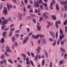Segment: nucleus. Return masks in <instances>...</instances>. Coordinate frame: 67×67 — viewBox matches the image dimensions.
<instances>
[{
	"label": "nucleus",
	"instance_id": "f257e3e1",
	"mask_svg": "<svg viewBox=\"0 0 67 67\" xmlns=\"http://www.w3.org/2000/svg\"><path fill=\"white\" fill-rule=\"evenodd\" d=\"M9 21L10 22H12V20L11 19V18L10 17H9L8 19L4 20V21H3V25H5V24L9 22Z\"/></svg>",
	"mask_w": 67,
	"mask_h": 67
},
{
	"label": "nucleus",
	"instance_id": "f03ea898",
	"mask_svg": "<svg viewBox=\"0 0 67 67\" xmlns=\"http://www.w3.org/2000/svg\"><path fill=\"white\" fill-rule=\"evenodd\" d=\"M39 36L40 37H44L45 36L42 35H37L35 36L33 35L32 36V37L34 39H38Z\"/></svg>",
	"mask_w": 67,
	"mask_h": 67
},
{
	"label": "nucleus",
	"instance_id": "7ed1b4c3",
	"mask_svg": "<svg viewBox=\"0 0 67 67\" xmlns=\"http://www.w3.org/2000/svg\"><path fill=\"white\" fill-rule=\"evenodd\" d=\"M34 7L36 8H38L40 7V5L38 4V2L36 1V2H34L33 5Z\"/></svg>",
	"mask_w": 67,
	"mask_h": 67
},
{
	"label": "nucleus",
	"instance_id": "20e7f679",
	"mask_svg": "<svg viewBox=\"0 0 67 67\" xmlns=\"http://www.w3.org/2000/svg\"><path fill=\"white\" fill-rule=\"evenodd\" d=\"M4 10L2 11L3 13L5 15H7V12H8V9L7 7H5L4 8Z\"/></svg>",
	"mask_w": 67,
	"mask_h": 67
},
{
	"label": "nucleus",
	"instance_id": "39448f33",
	"mask_svg": "<svg viewBox=\"0 0 67 67\" xmlns=\"http://www.w3.org/2000/svg\"><path fill=\"white\" fill-rule=\"evenodd\" d=\"M53 2H51L50 3V8H51V9H52L53 10V8L52 7H53V4H55V1L54 0H53Z\"/></svg>",
	"mask_w": 67,
	"mask_h": 67
},
{
	"label": "nucleus",
	"instance_id": "423d86ee",
	"mask_svg": "<svg viewBox=\"0 0 67 67\" xmlns=\"http://www.w3.org/2000/svg\"><path fill=\"white\" fill-rule=\"evenodd\" d=\"M49 32L50 33L51 36H52V38H53V39H54L55 38V34H54V33L53 32H51L50 31H49Z\"/></svg>",
	"mask_w": 67,
	"mask_h": 67
},
{
	"label": "nucleus",
	"instance_id": "0eeeda50",
	"mask_svg": "<svg viewBox=\"0 0 67 67\" xmlns=\"http://www.w3.org/2000/svg\"><path fill=\"white\" fill-rule=\"evenodd\" d=\"M29 40V37H27L25 38L24 39V40L23 42V44H25Z\"/></svg>",
	"mask_w": 67,
	"mask_h": 67
},
{
	"label": "nucleus",
	"instance_id": "6e6552de",
	"mask_svg": "<svg viewBox=\"0 0 67 67\" xmlns=\"http://www.w3.org/2000/svg\"><path fill=\"white\" fill-rule=\"evenodd\" d=\"M60 4H62V5H66V4H67V1H65L64 2L61 1V2H60Z\"/></svg>",
	"mask_w": 67,
	"mask_h": 67
},
{
	"label": "nucleus",
	"instance_id": "1a4fd4ad",
	"mask_svg": "<svg viewBox=\"0 0 67 67\" xmlns=\"http://www.w3.org/2000/svg\"><path fill=\"white\" fill-rule=\"evenodd\" d=\"M8 48V49H7ZM6 48L7 49L5 51L6 52H10L11 53H12V51H11V50L10 49V47H8V46H7L6 47Z\"/></svg>",
	"mask_w": 67,
	"mask_h": 67
},
{
	"label": "nucleus",
	"instance_id": "9d476101",
	"mask_svg": "<svg viewBox=\"0 0 67 67\" xmlns=\"http://www.w3.org/2000/svg\"><path fill=\"white\" fill-rule=\"evenodd\" d=\"M59 37L60 42H61L62 40L65 37V36L64 35V34H63V35H61L59 36Z\"/></svg>",
	"mask_w": 67,
	"mask_h": 67
},
{
	"label": "nucleus",
	"instance_id": "9b49d317",
	"mask_svg": "<svg viewBox=\"0 0 67 67\" xmlns=\"http://www.w3.org/2000/svg\"><path fill=\"white\" fill-rule=\"evenodd\" d=\"M7 5L8 8V10L9 11H10V8H12V6L11 5V4H10L9 6V3H7Z\"/></svg>",
	"mask_w": 67,
	"mask_h": 67
},
{
	"label": "nucleus",
	"instance_id": "f8f14e48",
	"mask_svg": "<svg viewBox=\"0 0 67 67\" xmlns=\"http://www.w3.org/2000/svg\"><path fill=\"white\" fill-rule=\"evenodd\" d=\"M18 15L19 18V20H21L22 19V13H19Z\"/></svg>",
	"mask_w": 67,
	"mask_h": 67
},
{
	"label": "nucleus",
	"instance_id": "ddd939ff",
	"mask_svg": "<svg viewBox=\"0 0 67 67\" xmlns=\"http://www.w3.org/2000/svg\"><path fill=\"white\" fill-rule=\"evenodd\" d=\"M60 34V35H63L64 33H63V31L62 29H60L59 30Z\"/></svg>",
	"mask_w": 67,
	"mask_h": 67
},
{
	"label": "nucleus",
	"instance_id": "4468645a",
	"mask_svg": "<svg viewBox=\"0 0 67 67\" xmlns=\"http://www.w3.org/2000/svg\"><path fill=\"white\" fill-rule=\"evenodd\" d=\"M52 17L53 20L55 21V20H56V16L55 15H52Z\"/></svg>",
	"mask_w": 67,
	"mask_h": 67
},
{
	"label": "nucleus",
	"instance_id": "2eb2a0df",
	"mask_svg": "<svg viewBox=\"0 0 67 67\" xmlns=\"http://www.w3.org/2000/svg\"><path fill=\"white\" fill-rule=\"evenodd\" d=\"M56 8L57 11L58 12V11H59V7H58V4H56Z\"/></svg>",
	"mask_w": 67,
	"mask_h": 67
},
{
	"label": "nucleus",
	"instance_id": "dca6fc26",
	"mask_svg": "<svg viewBox=\"0 0 67 67\" xmlns=\"http://www.w3.org/2000/svg\"><path fill=\"white\" fill-rule=\"evenodd\" d=\"M41 48H40V47H38L37 48V49L36 50L37 51V52L38 53H40V49H41Z\"/></svg>",
	"mask_w": 67,
	"mask_h": 67
},
{
	"label": "nucleus",
	"instance_id": "f3484780",
	"mask_svg": "<svg viewBox=\"0 0 67 67\" xmlns=\"http://www.w3.org/2000/svg\"><path fill=\"white\" fill-rule=\"evenodd\" d=\"M0 42L1 43H3L4 42V38H2L1 39V40L0 41Z\"/></svg>",
	"mask_w": 67,
	"mask_h": 67
},
{
	"label": "nucleus",
	"instance_id": "a211bd4d",
	"mask_svg": "<svg viewBox=\"0 0 67 67\" xmlns=\"http://www.w3.org/2000/svg\"><path fill=\"white\" fill-rule=\"evenodd\" d=\"M43 44H46L47 43V42L44 38L43 39Z\"/></svg>",
	"mask_w": 67,
	"mask_h": 67
},
{
	"label": "nucleus",
	"instance_id": "6ab92c4d",
	"mask_svg": "<svg viewBox=\"0 0 67 67\" xmlns=\"http://www.w3.org/2000/svg\"><path fill=\"white\" fill-rule=\"evenodd\" d=\"M34 18H32V17L31 16H28L27 17V19H29V20H31L32 19H33Z\"/></svg>",
	"mask_w": 67,
	"mask_h": 67
},
{
	"label": "nucleus",
	"instance_id": "aec40b11",
	"mask_svg": "<svg viewBox=\"0 0 67 67\" xmlns=\"http://www.w3.org/2000/svg\"><path fill=\"white\" fill-rule=\"evenodd\" d=\"M58 31H57L56 32V34H55V36L57 38H57H58Z\"/></svg>",
	"mask_w": 67,
	"mask_h": 67
},
{
	"label": "nucleus",
	"instance_id": "412c9836",
	"mask_svg": "<svg viewBox=\"0 0 67 67\" xmlns=\"http://www.w3.org/2000/svg\"><path fill=\"white\" fill-rule=\"evenodd\" d=\"M14 45L16 47H17V46H18V43L16 42H15L14 44Z\"/></svg>",
	"mask_w": 67,
	"mask_h": 67
},
{
	"label": "nucleus",
	"instance_id": "4be33fe9",
	"mask_svg": "<svg viewBox=\"0 0 67 67\" xmlns=\"http://www.w3.org/2000/svg\"><path fill=\"white\" fill-rule=\"evenodd\" d=\"M15 37L14 36H13L12 37V41L13 42H14L15 41Z\"/></svg>",
	"mask_w": 67,
	"mask_h": 67
},
{
	"label": "nucleus",
	"instance_id": "5701e85b",
	"mask_svg": "<svg viewBox=\"0 0 67 67\" xmlns=\"http://www.w3.org/2000/svg\"><path fill=\"white\" fill-rule=\"evenodd\" d=\"M44 52L45 53V54H46V58H48V53H47V52H46V50H44Z\"/></svg>",
	"mask_w": 67,
	"mask_h": 67
},
{
	"label": "nucleus",
	"instance_id": "b1692460",
	"mask_svg": "<svg viewBox=\"0 0 67 67\" xmlns=\"http://www.w3.org/2000/svg\"><path fill=\"white\" fill-rule=\"evenodd\" d=\"M12 32L11 31H10L9 34V37H11L12 36Z\"/></svg>",
	"mask_w": 67,
	"mask_h": 67
},
{
	"label": "nucleus",
	"instance_id": "393cba45",
	"mask_svg": "<svg viewBox=\"0 0 67 67\" xmlns=\"http://www.w3.org/2000/svg\"><path fill=\"white\" fill-rule=\"evenodd\" d=\"M4 21V20H3V22H2V20H1L0 19V24H2V26H4V25H3V21Z\"/></svg>",
	"mask_w": 67,
	"mask_h": 67
},
{
	"label": "nucleus",
	"instance_id": "a878e982",
	"mask_svg": "<svg viewBox=\"0 0 67 67\" xmlns=\"http://www.w3.org/2000/svg\"><path fill=\"white\" fill-rule=\"evenodd\" d=\"M8 61L9 62V63H10L11 64H13V62H12V61L11 60V59H9L8 60Z\"/></svg>",
	"mask_w": 67,
	"mask_h": 67
},
{
	"label": "nucleus",
	"instance_id": "bb28decb",
	"mask_svg": "<svg viewBox=\"0 0 67 67\" xmlns=\"http://www.w3.org/2000/svg\"><path fill=\"white\" fill-rule=\"evenodd\" d=\"M44 18H46V19H48V16H46V14L45 13H44Z\"/></svg>",
	"mask_w": 67,
	"mask_h": 67
},
{
	"label": "nucleus",
	"instance_id": "cd10ccee",
	"mask_svg": "<svg viewBox=\"0 0 67 67\" xmlns=\"http://www.w3.org/2000/svg\"><path fill=\"white\" fill-rule=\"evenodd\" d=\"M67 23V20L66 19L64 23V25H66Z\"/></svg>",
	"mask_w": 67,
	"mask_h": 67
},
{
	"label": "nucleus",
	"instance_id": "c85d7f7f",
	"mask_svg": "<svg viewBox=\"0 0 67 67\" xmlns=\"http://www.w3.org/2000/svg\"><path fill=\"white\" fill-rule=\"evenodd\" d=\"M67 57V54L65 53L64 55V57L65 59H67V57Z\"/></svg>",
	"mask_w": 67,
	"mask_h": 67
},
{
	"label": "nucleus",
	"instance_id": "c756f323",
	"mask_svg": "<svg viewBox=\"0 0 67 67\" xmlns=\"http://www.w3.org/2000/svg\"><path fill=\"white\" fill-rule=\"evenodd\" d=\"M30 62L32 66H35V65L33 64V61H32V60H30Z\"/></svg>",
	"mask_w": 67,
	"mask_h": 67
},
{
	"label": "nucleus",
	"instance_id": "7c9ffc66",
	"mask_svg": "<svg viewBox=\"0 0 67 67\" xmlns=\"http://www.w3.org/2000/svg\"><path fill=\"white\" fill-rule=\"evenodd\" d=\"M63 60L60 61L59 63L60 65H61L63 63Z\"/></svg>",
	"mask_w": 67,
	"mask_h": 67
},
{
	"label": "nucleus",
	"instance_id": "2f4dec72",
	"mask_svg": "<svg viewBox=\"0 0 67 67\" xmlns=\"http://www.w3.org/2000/svg\"><path fill=\"white\" fill-rule=\"evenodd\" d=\"M44 63H45V60L43 59L42 60V66H44Z\"/></svg>",
	"mask_w": 67,
	"mask_h": 67
},
{
	"label": "nucleus",
	"instance_id": "473e14b6",
	"mask_svg": "<svg viewBox=\"0 0 67 67\" xmlns=\"http://www.w3.org/2000/svg\"><path fill=\"white\" fill-rule=\"evenodd\" d=\"M55 26L57 29L58 27V25L57 23V22H55Z\"/></svg>",
	"mask_w": 67,
	"mask_h": 67
},
{
	"label": "nucleus",
	"instance_id": "72a5a7b5",
	"mask_svg": "<svg viewBox=\"0 0 67 67\" xmlns=\"http://www.w3.org/2000/svg\"><path fill=\"white\" fill-rule=\"evenodd\" d=\"M37 29L38 31H40L41 29V28L39 26H38L37 27Z\"/></svg>",
	"mask_w": 67,
	"mask_h": 67
},
{
	"label": "nucleus",
	"instance_id": "f704fd0d",
	"mask_svg": "<svg viewBox=\"0 0 67 67\" xmlns=\"http://www.w3.org/2000/svg\"><path fill=\"white\" fill-rule=\"evenodd\" d=\"M43 20V17H40V20H39V21L40 22H41L42 20Z\"/></svg>",
	"mask_w": 67,
	"mask_h": 67
},
{
	"label": "nucleus",
	"instance_id": "c9c22d12",
	"mask_svg": "<svg viewBox=\"0 0 67 67\" xmlns=\"http://www.w3.org/2000/svg\"><path fill=\"white\" fill-rule=\"evenodd\" d=\"M65 33H67V27L66 26H65Z\"/></svg>",
	"mask_w": 67,
	"mask_h": 67
},
{
	"label": "nucleus",
	"instance_id": "e433bc0d",
	"mask_svg": "<svg viewBox=\"0 0 67 67\" xmlns=\"http://www.w3.org/2000/svg\"><path fill=\"white\" fill-rule=\"evenodd\" d=\"M21 56H22L24 58H26V55H25V54H21Z\"/></svg>",
	"mask_w": 67,
	"mask_h": 67
},
{
	"label": "nucleus",
	"instance_id": "4c0bfd02",
	"mask_svg": "<svg viewBox=\"0 0 67 67\" xmlns=\"http://www.w3.org/2000/svg\"><path fill=\"white\" fill-rule=\"evenodd\" d=\"M60 50L62 51V52H64V53H65L66 52V51H65V50L64 49H63V48H60Z\"/></svg>",
	"mask_w": 67,
	"mask_h": 67
},
{
	"label": "nucleus",
	"instance_id": "58836bf2",
	"mask_svg": "<svg viewBox=\"0 0 67 67\" xmlns=\"http://www.w3.org/2000/svg\"><path fill=\"white\" fill-rule=\"evenodd\" d=\"M41 3H43V2H42V0H40L38 2V3H39V4H40Z\"/></svg>",
	"mask_w": 67,
	"mask_h": 67
},
{
	"label": "nucleus",
	"instance_id": "ea45409f",
	"mask_svg": "<svg viewBox=\"0 0 67 67\" xmlns=\"http://www.w3.org/2000/svg\"><path fill=\"white\" fill-rule=\"evenodd\" d=\"M47 23H48L49 25H52V23L51 22H50L49 21H47Z\"/></svg>",
	"mask_w": 67,
	"mask_h": 67
},
{
	"label": "nucleus",
	"instance_id": "a19ab883",
	"mask_svg": "<svg viewBox=\"0 0 67 67\" xmlns=\"http://www.w3.org/2000/svg\"><path fill=\"white\" fill-rule=\"evenodd\" d=\"M61 44L62 45H63L64 44V41H62L61 42Z\"/></svg>",
	"mask_w": 67,
	"mask_h": 67
},
{
	"label": "nucleus",
	"instance_id": "79ce46f5",
	"mask_svg": "<svg viewBox=\"0 0 67 67\" xmlns=\"http://www.w3.org/2000/svg\"><path fill=\"white\" fill-rule=\"evenodd\" d=\"M6 33H7V32L6 31L3 32L2 34V35L4 36H5L6 34Z\"/></svg>",
	"mask_w": 67,
	"mask_h": 67
},
{
	"label": "nucleus",
	"instance_id": "37998d69",
	"mask_svg": "<svg viewBox=\"0 0 67 67\" xmlns=\"http://www.w3.org/2000/svg\"><path fill=\"white\" fill-rule=\"evenodd\" d=\"M32 34H33V32H30V33H29L28 34V36L30 37V36H31V35H32Z\"/></svg>",
	"mask_w": 67,
	"mask_h": 67
},
{
	"label": "nucleus",
	"instance_id": "c03bdc74",
	"mask_svg": "<svg viewBox=\"0 0 67 67\" xmlns=\"http://www.w3.org/2000/svg\"><path fill=\"white\" fill-rule=\"evenodd\" d=\"M31 55L32 57H35L34 56V53H33L32 52H31Z\"/></svg>",
	"mask_w": 67,
	"mask_h": 67
},
{
	"label": "nucleus",
	"instance_id": "a18cd8bd",
	"mask_svg": "<svg viewBox=\"0 0 67 67\" xmlns=\"http://www.w3.org/2000/svg\"><path fill=\"white\" fill-rule=\"evenodd\" d=\"M60 43V40L59 39L58 40L57 42V44H58V45H59Z\"/></svg>",
	"mask_w": 67,
	"mask_h": 67
},
{
	"label": "nucleus",
	"instance_id": "49530a36",
	"mask_svg": "<svg viewBox=\"0 0 67 67\" xmlns=\"http://www.w3.org/2000/svg\"><path fill=\"white\" fill-rule=\"evenodd\" d=\"M53 40H54L52 38H49V41H51V42H52L53 41Z\"/></svg>",
	"mask_w": 67,
	"mask_h": 67
},
{
	"label": "nucleus",
	"instance_id": "de8ad7c7",
	"mask_svg": "<svg viewBox=\"0 0 67 67\" xmlns=\"http://www.w3.org/2000/svg\"><path fill=\"white\" fill-rule=\"evenodd\" d=\"M28 2V0H24V2L26 4H27Z\"/></svg>",
	"mask_w": 67,
	"mask_h": 67
},
{
	"label": "nucleus",
	"instance_id": "09e8293b",
	"mask_svg": "<svg viewBox=\"0 0 67 67\" xmlns=\"http://www.w3.org/2000/svg\"><path fill=\"white\" fill-rule=\"evenodd\" d=\"M65 11H67V5L65 6Z\"/></svg>",
	"mask_w": 67,
	"mask_h": 67
},
{
	"label": "nucleus",
	"instance_id": "8fccbe9b",
	"mask_svg": "<svg viewBox=\"0 0 67 67\" xmlns=\"http://www.w3.org/2000/svg\"><path fill=\"white\" fill-rule=\"evenodd\" d=\"M37 56H35V62H37Z\"/></svg>",
	"mask_w": 67,
	"mask_h": 67
},
{
	"label": "nucleus",
	"instance_id": "3c124183",
	"mask_svg": "<svg viewBox=\"0 0 67 67\" xmlns=\"http://www.w3.org/2000/svg\"><path fill=\"white\" fill-rule=\"evenodd\" d=\"M26 64L27 65H30V63L29 61H27L26 62Z\"/></svg>",
	"mask_w": 67,
	"mask_h": 67
},
{
	"label": "nucleus",
	"instance_id": "603ef678",
	"mask_svg": "<svg viewBox=\"0 0 67 67\" xmlns=\"http://www.w3.org/2000/svg\"><path fill=\"white\" fill-rule=\"evenodd\" d=\"M37 57L38 58V59H41V55H37Z\"/></svg>",
	"mask_w": 67,
	"mask_h": 67
},
{
	"label": "nucleus",
	"instance_id": "864d4df0",
	"mask_svg": "<svg viewBox=\"0 0 67 67\" xmlns=\"http://www.w3.org/2000/svg\"><path fill=\"white\" fill-rule=\"evenodd\" d=\"M29 12L30 13H32L33 12V9H31L29 10Z\"/></svg>",
	"mask_w": 67,
	"mask_h": 67
},
{
	"label": "nucleus",
	"instance_id": "5fc2aeb1",
	"mask_svg": "<svg viewBox=\"0 0 67 67\" xmlns=\"http://www.w3.org/2000/svg\"><path fill=\"white\" fill-rule=\"evenodd\" d=\"M27 30L28 33H29V32H30V30L29 28H27Z\"/></svg>",
	"mask_w": 67,
	"mask_h": 67
},
{
	"label": "nucleus",
	"instance_id": "6e6d98bb",
	"mask_svg": "<svg viewBox=\"0 0 67 67\" xmlns=\"http://www.w3.org/2000/svg\"><path fill=\"white\" fill-rule=\"evenodd\" d=\"M23 10L25 12H26V8H25V7H23Z\"/></svg>",
	"mask_w": 67,
	"mask_h": 67
},
{
	"label": "nucleus",
	"instance_id": "4d7b16f0",
	"mask_svg": "<svg viewBox=\"0 0 67 67\" xmlns=\"http://www.w3.org/2000/svg\"><path fill=\"white\" fill-rule=\"evenodd\" d=\"M32 21L33 22H34L35 23H36V21H35V20L34 19H33L32 20Z\"/></svg>",
	"mask_w": 67,
	"mask_h": 67
},
{
	"label": "nucleus",
	"instance_id": "13d9d810",
	"mask_svg": "<svg viewBox=\"0 0 67 67\" xmlns=\"http://www.w3.org/2000/svg\"><path fill=\"white\" fill-rule=\"evenodd\" d=\"M52 62H51L50 63V67H52Z\"/></svg>",
	"mask_w": 67,
	"mask_h": 67
},
{
	"label": "nucleus",
	"instance_id": "bf43d9fd",
	"mask_svg": "<svg viewBox=\"0 0 67 67\" xmlns=\"http://www.w3.org/2000/svg\"><path fill=\"white\" fill-rule=\"evenodd\" d=\"M40 7L41 8V10H43V5H41L40 6Z\"/></svg>",
	"mask_w": 67,
	"mask_h": 67
},
{
	"label": "nucleus",
	"instance_id": "052dcab7",
	"mask_svg": "<svg viewBox=\"0 0 67 67\" xmlns=\"http://www.w3.org/2000/svg\"><path fill=\"white\" fill-rule=\"evenodd\" d=\"M4 54L5 55H6V56H9V55H8L7 53V52L5 53Z\"/></svg>",
	"mask_w": 67,
	"mask_h": 67
},
{
	"label": "nucleus",
	"instance_id": "680f3d73",
	"mask_svg": "<svg viewBox=\"0 0 67 67\" xmlns=\"http://www.w3.org/2000/svg\"><path fill=\"white\" fill-rule=\"evenodd\" d=\"M0 64H1L2 65H3V61H0Z\"/></svg>",
	"mask_w": 67,
	"mask_h": 67
},
{
	"label": "nucleus",
	"instance_id": "e2e57ef3",
	"mask_svg": "<svg viewBox=\"0 0 67 67\" xmlns=\"http://www.w3.org/2000/svg\"><path fill=\"white\" fill-rule=\"evenodd\" d=\"M41 41H40V40H38V44H41Z\"/></svg>",
	"mask_w": 67,
	"mask_h": 67
},
{
	"label": "nucleus",
	"instance_id": "0e129e2a",
	"mask_svg": "<svg viewBox=\"0 0 67 67\" xmlns=\"http://www.w3.org/2000/svg\"><path fill=\"white\" fill-rule=\"evenodd\" d=\"M4 57V55L3 54H2V56L1 57V58H3Z\"/></svg>",
	"mask_w": 67,
	"mask_h": 67
},
{
	"label": "nucleus",
	"instance_id": "69168bd1",
	"mask_svg": "<svg viewBox=\"0 0 67 67\" xmlns=\"http://www.w3.org/2000/svg\"><path fill=\"white\" fill-rule=\"evenodd\" d=\"M27 54L29 56H30V52H27Z\"/></svg>",
	"mask_w": 67,
	"mask_h": 67
},
{
	"label": "nucleus",
	"instance_id": "338daca9",
	"mask_svg": "<svg viewBox=\"0 0 67 67\" xmlns=\"http://www.w3.org/2000/svg\"><path fill=\"white\" fill-rule=\"evenodd\" d=\"M19 31H20V30H16L15 32V33H19Z\"/></svg>",
	"mask_w": 67,
	"mask_h": 67
},
{
	"label": "nucleus",
	"instance_id": "774afa93",
	"mask_svg": "<svg viewBox=\"0 0 67 67\" xmlns=\"http://www.w3.org/2000/svg\"><path fill=\"white\" fill-rule=\"evenodd\" d=\"M23 25V24H21L19 26V29H20L21 28V27H22V26Z\"/></svg>",
	"mask_w": 67,
	"mask_h": 67
}]
</instances>
